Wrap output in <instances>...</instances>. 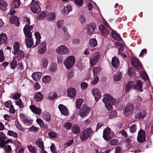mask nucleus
<instances>
[{
  "mask_svg": "<svg viewBox=\"0 0 153 153\" xmlns=\"http://www.w3.org/2000/svg\"><path fill=\"white\" fill-rule=\"evenodd\" d=\"M102 101L105 103L106 108L109 110L113 109L112 106L116 103V100L108 94H105L103 96Z\"/></svg>",
  "mask_w": 153,
  "mask_h": 153,
  "instance_id": "obj_1",
  "label": "nucleus"
},
{
  "mask_svg": "<svg viewBox=\"0 0 153 153\" xmlns=\"http://www.w3.org/2000/svg\"><path fill=\"white\" fill-rule=\"evenodd\" d=\"M142 82L140 80H138L137 82L136 85L134 82L130 81L126 85L125 90L127 92L129 91L131 88H134L139 90L140 92H142L143 91V90L142 89Z\"/></svg>",
  "mask_w": 153,
  "mask_h": 153,
  "instance_id": "obj_2",
  "label": "nucleus"
},
{
  "mask_svg": "<svg viewBox=\"0 0 153 153\" xmlns=\"http://www.w3.org/2000/svg\"><path fill=\"white\" fill-rule=\"evenodd\" d=\"M56 53L60 55H66L70 53L69 49L65 45H61L56 49Z\"/></svg>",
  "mask_w": 153,
  "mask_h": 153,
  "instance_id": "obj_3",
  "label": "nucleus"
},
{
  "mask_svg": "<svg viewBox=\"0 0 153 153\" xmlns=\"http://www.w3.org/2000/svg\"><path fill=\"white\" fill-rule=\"evenodd\" d=\"M75 62V57L72 56H68L64 62V64L68 69H71Z\"/></svg>",
  "mask_w": 153,
  "mask_h": 153,
  "instance_id": "obj_4",
  "label": "nucleus"
},
{
  "mask_svg": "<svg viewBox=\"0 0 153 153\" xmlns=\"http://www.w3.org/2000/svg\"><path fill=\"white\" fill-rule=\"evenodd\" d=\"M93 131L90 128H88L85 129L80 134V137L81 140L84 141L87 140Z\"/></svg>",
  "mask_w": 153,
  "mask_h": 153,
  "instance_id": "obj_5",
  "label": "nucleus"
},
{
  "mask_svg": "<svg viewBox=\"0 0 153 153\" xmlns=\"http://www.w3.org/2000/svg\"><path fill=\"white\" fill-rule=\"evenodd\" d=\"M114 133L111 131L109 128H107L104 130L103 137L105 140H109L114 136Z\"/></svg>",
  "mask_w": 153,
  "mask_h": 153,
  "instance_id": "obj_6",
  "label": "nucleus"
},
{
  "mask_svg": "<svg viewBox=\"0 0 153 153\" xmlns=\"http://www.w3.org/2000/svg\"><path fill=\"white\" fill-rule=\"evenodd\" d=\"M100 57L99 53L96 52L92 55L90 57L89 63L92 66H94L97 62L99 60Z\"/></svg>",
  "mask_w": 153,
  "mask_h": 153,
  "instance_id": "obj_7",
  "label": "nucleus"
},
{
  "mask_svg": "<svg viewBox=\"0 0 153 153\" xmlns=\"http://www.w3.org/2000/svg\"><path fill=\"white\" fill-rule=\"evenodd\" d=\"M40 3L39 1H36L35 2H32L30 6L31 10L33 12L37 13L41 11L40 7Z\"/></svg>",
  "mask_w": 153,
  "mask_h": 153,
  "instance_id": "obj_8",
  "label": "nucleus"
},
{
  "mask_svg": "<svg viewBox=\"0 0 153 153\" xmlns=\"http://www.w3.org/2000/svg\"><path fill=\"white\" fill-rule=\"evenodd\" d=\"M134 107L132 104H127L123 109V113L126 116H128L131 114L134 110Z\"/></svg>",
  "mask_w": 153,
  "mask_h": 153,
  "instance_id": "obj_9",
  "label": "nucleus"
},
{
  "mask_svg": "<svg viewBox=\"0 0 153 153\" xmlns=\"http://www.w3.org/2000/svg\"><path fill=\"white\" fill-rule=\"evenodd\" d=\"M96 28V25L94 22L87 25L85 27V30L87 33L89 35L94 33V30Z\"/></svg>",
  "mask_w": 153,
  "mask_h": 153,
  "instance_id": "obj_10",
  "label": "nucleus"
},
{
  "mask_svg": "<svg viewBox=\"0 0 153 153\" xmlns=\"http://www.w3.org/2000/svg\"><path fill=\"white\" fill-rule=\"evenodd\" d=\"M34 27L33 25L30 26H25L23 28V31L25 37H30L32 36V30Z\"/></svg>",
  "mask_w": 153,
  "mask_h": 153,
  "instance_id": "obj_11",
  "label": "nucleus"
},
{
  "mask_svg": "<svg viewBox=\"0 0 153 153\" xmlns=\"http://www.w3.org/2000/svg\"><path fill=\"white\" fill-rule=\"evenodd\" d=\"M46 44L45 42H42L38 47V53L40 54H43L46 52Z\"/></svg>",
  "mask_w": 153,
  "mask_h": 153,
  "instance_id": "obj_12",
  "label": "nucleus"
},
{
  "mask_svg": "<svg viewBox=\"0 0 153 153\" xmlns=\"http://www.w3.org/2000/svg\"><path fill=\"white\" fill-rule=\"evenodd\" d=\"M91 110V108L88 107L86 105H83L81 109L79 114L82 117H84L90 113Z\"/></svg>",
  "mask_w": 153,
  "mask_h": 153,
  "instance_id": "obj_13",
  "label": "nucleus"
},
{
  "mask_svg": "<svg viewBox=\"0 0 153 153\" xmlns=\"http://www.w3.org/2000/svg\"><path fill=\"white\" fill-rule=\"evenodd\" d=\"M146 134L145 131L143 130H140L138 134L137 139L138 142L142 143L146 140Z\"/></svg>",
  "mask_w": 153,
  "mask_h": 153,
  "instance_id": "obj_14",
  "label": "nucleus"
},
{
  "mask_svg": "<svg viewBox=\"0 0 153 153\" xmlns=\"http://www.w3.org/2000/svg\"><path fill=\"white\" fill-rule=\"evenodd\" d=\"M146 113L144 110L139 111L135 114L134 118L138 120L142 119L145 117L146 116Z\"/></svg>",
  "mask_w": 153,
  "mask_h": 153,
  "instance_id": "obj_15",
  "label": "nucleus"
},
{
  "mask_svg": "<svg viewBox=\"0 0 153 153\" xmlns=\"http://www.w3.org/2000/svg\"><path fill=\"white\" fill-rule=\"evenodd\" d=\"M91 93L94 96L96 101H98L101 97L100 92L97 88H93L91 90Z\"/></svg>",
  "mask_w": 153,
  "mask_h": 153,
  "instance_id": "obj_16",
  "label": "nucleus"
},
{
  "mask_svg": "<svg viewBox=\"0 0 153 153\" xmlns=\"http://www.w3.org/2000/svg\"><path fill=\"white\" fill-rule=\"evenodd\" d=\"M19 116L21 118L22 121L25 125L29 126L32 124V120L25 117L24 114H21Z\"/></svg>",
  "mask_w": 153,
  "mask_h": 153,
  "instance_id": "obj_17",
  "label": "nucleus"
},
{
  "mask_svg": "<svg viewBox=\"0 0 153 153\" xmlns=\"http://www.w3.org/2000/svg\"><path fill=\"white\" fill-rule=\"evenodd\" d=\"M132 64L138 70H140L142 68V64L139 60L135 57L132 58Z\"/></svg>",
  "mask_w": 153,
  "mask_h": 153,
  "instance_id": "obj_18",
  "label": "nucleus"
},
{
  "mask_svg": "<svg viewBox=\"0 0 153 153\" xmlns=\"http://www.w3.org/2000/svg\"><path fill=\"white\" fill-rule=\"evenodd\" d=\"M29 108L32 112L36 114L40 115L41 114L42 110L40 108H39L32 105L29 106Z\"/></svg>",
  "mask_w": 153,
  "mask_h": 153,
  "instance_id": "obj_19",
  "label": "nucleus"
},
{
  "mask_svg": "<svg viewBox=\"0 0 153 153\" xmlns=\"http://www.w3.org/2000/svg\"><path fill=\"white\" fill-rule=\"evenodd\" d=\"M67 96L71 98L75 97L76 95V91L74 88H71L67 90Z\"/></svg>",
  "mask_w": 153,
  "mask_h": 153,
  "instance_id": "obj_20",
  "label": "nucleus"
},
{
  "mask_svg": "<svg viewBox=\"0 0 153 153\" xmlns=\"http://www.w3.org/2000/svg\"><path fill=\"white\" fill-rule=\"evenodd\" d=\"M25 37L26 45L27 48H30L33 44V40L32 38V36L30 37Z\"/></svg>",
  "mask_w": 153,
  "mask_h": 153,
  "instance_id": "obj_21",
  "label": "nucleus"
},
{
  "mask_svg": "<svg viewBox=\"0 0 153 153\" xmlns=\"http://www.w3.org/2000/svg\"><path fill=\"white\" fill-rule=\"evenodd\" d=\"M58 108L62 114L65 115H68V112L67 108L62 104H60L58 106Z\"/></svg>",
  "mask_w": 153,
  "mask_h": 153,
  "instance_id": "obj_22",
  "label": "nucleus"
},
{
  "mask_svg": "<svg viewBox=\"0 0 153 153\" xmlns=\"http://www.w3.org/2000/svg\"><path fill=\"white\" fill-rule=\"evenodd\" d=\"M10 21L11 24H15L17 26H19L20 24L19 19L16 16H12L10 19Z\"/></svg>",
  "mask_w": 153,
  "mask_h": 153,
  "instance_id": "obj_23",
  "label": "nucleus"
},
{
  "mask_svg": "<svg viewBox=\"0 0 153 153\" xmlns=\"http://www.w3.org/2000/svg\"><path fill=\"white\" fill-rule=\"evenodd\" d=\"M20 44L18 42L14 43L12 53L15 55L17 54V52L19 51Z\"/></svg>",
  "mask_w": 153,
  "mask_h": 153,
  "instance_id": "obj_24",
  "label": "nucleus"
},
{
  "mask_svg": "<svg viewBox=\"0 0 153 153\" xmlns=\"http://www.w3.org/2000/svg\"><path fill=\"white\" fill-rule=\"evenodd\" d=\"M8 6L7 3L4 0H0V9L3 11L6 10Z\"/></svg>",
  "mask_w": 153,
  "mask_h": 153,
  "instance_id": "obj_25",
  "label": "nucleus"
},
{
  "mask_svg": "<svg viewBox=\"0 0 153 153\" xmlns=\"http://www.w3.org/2000/svg\"><path fill=\"white\" fill-rule=\"evenodd\" d=\"M56 15L54 13L51 12L48 13L46 16L47 20L50 21H53L55 19Z\"/></svg>",
  "mask_w": 153,
  "mask_h": 153,
  "instance_id": "obj_26",
  "label": "nucleus"
},
{
  "mask_svg": "<svg viewBox=\"0 0 153 153\" xmlns=\"http://www.w3.org/2000/svg\"><path fill=\"white\" fill-rule=\"evenodd\" d=\"M111 64L115 68H117L119 64L118 59L116 57H113L112 59Z\"/></svg>",
  "mask_w": 153,
  "mask_h": 153,
  "instance_id": "obj_27",
  "label": "nucleus"
},
{
  "mask_svg": "<svg viewBox=\"0 0 153 153\" xmlns=\"http://www.w3.org/2000/svg\"><path fill=\"white\" fill-rule=\"evenodd\" d=\"M42 76V74L39 72H36L33 73L32 75L33 79L35 81L39 80Z\"/></svg>",
  "mask_w": 153,
  "mask_h": 153,
  "instance_id": "obj_28",
  "label": "nucleus"
},
{
  "mask_svg": "<svg viewBox=\"0 0 153 153\" xmlns=\"http://www.w3.org/2000/svg\"><path fill=\"white\" fill-rule=\"evenodd\" d=\"M43 98V96L40 92H37L35 95L34 99L35 101H41Z\"/></svg>",
  "mask_w": 153,
  "mask_h": 153,
  "instance_id": "obj_29",
  "label": "nucleus"
},
{
  "mask_svg": "<svg viewBox=\"0 0 153 153\" xmlns=\"http://www.w3.org/2000/svg\"><path fill=\"white\" fill-rule=\"evenodd\" d=\"M21 2L20 0H13L11 6L13 8H18L20 6Z\"/></svg>",
  "mask_w": 153,
  "mask_h": 153,
  "instance_id": "obj_30",
  "label": "nucleus"
},
{
  "mask_svg": "<svg viewBox=\"0 0 153 153\" xmlns=\"http://www.w3.org/2000/svg\"><path fill=\"white\" fill-rule=\"evenodd\" d=\"M7 40V37L5 34L2 33L0 34V45L5 43Z\"/></svg>",
  "mask_w": 153,
  "mask_h": 153,
  "instance_id": "obj_31",
  "label": "nucleus"
},
{
  "mask_svg": "<svg viewBox=\"0 0 153 153\" xmlns=\"http://www.w3.org/2000/svg\"><path fill=\"white\" fill-rule=\"evenodd\" d=\"M35 36L36 39V41L35 44L33 47H36L40 42L41 36L39 32H36L35 33Z\"/></svg>",
  "mask_w": 153,
  "mask_h": 153,
  "instance_id": "obj_32",
  "label": "nucleus"
},
{
  "mask_svg": "<svg viewBox=\"0 0 153 153\" xmlns=\"http://www.w3.org/2000/svg\"><path fill=\"white\" fill-rule=\"evenodd\" d=\"M100 29L104 36L106 37L108 36V32L103 25H100Z\"/></svg>",
  "mask_w": 153,
  "mask_h": 153,
  "instance_id": "obj_33",
  "label": "nucleus"
},
{
  "mask_svg": "<svg viewBox=\"0 0 153 153\" xmlns=\"http://www.w3.org/2000/svg\"><path fill=\"white\" fill-rule=\"evenodd\" d=\"M48 60L47 59L43 58L40 62V65L42 68H46L48 66Z\"/></svg>",
  "mask_w": 153,
  "mask_h": 153,
  "instance_id": "obj_34",
  "label": "nucleus"
},
{
  "mask_svg": "<svg viewBox=\"0 0 153 153\" xmlns=\"http://www.w3.org/2000/svg\"><path fill=\"white\" fill-rule=\"evenodd\" d=\"M72 132L74 134H77L80 131V128L79 126L76 125H74L71 129Z\"/></svg>",
  "mask_w": 153,
  "mask_h": 153,
  "instance_id": "obj_35",
  "label": "nucleus"
},
{
  "mask_svg": "<svg viewBox=\"0 0 153 153\" xmlns=\"http://www.w3.org/2000/svg\"><path fill=\"white\" fill-rule=\"evenodd\" d=\"M57 65L56 63H52L49 67V71L51 72H53L56 70Z\"/></svg>",
  "mask_w": 153,
  "mask_h": 153,
  "instance_id": "obj_36",
  "label": "nucleus"
},
{
  "mask_svg": "<svg viewBox=\"0 0 153 153\" xmlns=\"http://www.w3.org/2000/svg\"><path fill=\"white\" fill-rule=\"evenodd\" d=\"M72 10L71 6L70 5H68L64 7L63 9L64 14L67 15L68 14L69 12Z\"/></svg>",
  "mask_w": 153,
  "mask_h": 153,
  "instance_id": "obj_37",
  "label": "nucleus"
},
{
  "mask_svg": "<svg viewBox=\"0 0 153 153\" xmlns=\"http://www.w3.org/2000/svg\"><path fill=\"white\" fill-rule=\"evenodd\" d=\"M111 35L112 37L115 39L117 41H120L121 38L119 35L114 31L111 32Z\"/></svg>",
  "mask_w": 153,
  "mask_h": 153,
  "instance_id": "obj_38",
  "label": "nucleus"
},
{
  "mask_svg": "<svg viewBox=\"0 0 153 153\" xmlns=\"http://www.w3.org/2000/svg\"><path fill=\"white\" fill-rule=\"evenodd\" d=\"M36 144L40 148L41 150L44 149V146L43 143L42 139H39L36 142Z\"/></svg>",
  "mask_w": 153,
  "mask_h": 153,
  "instance_id": "obj_39",
  "label": "nucleus"
},
{
  "mask_svg": "<svg viewBox=\"0 0 153 153\" xmlns=\"http://www.w3.org/2000/svg\"><path fill=\"white\" fill-rule=\"evenodd\" d=\"M89 44L91 47H94L97 45V41L95 39H91L89 41Z\"/></svg>",
  "mask_w": 153,
  "mask_h": 153,
  "instance_id": "obj_40",
  "label": "nucleus"
},
{
  "mask_svg": "<svg viewBox=\"0 0 153 153\" xmlns=\"http://www.w3.org/2000/svg\"><path fill=\"white\" fill-rule=\"evenodd\" d=\"M16 54H17V55L16 56V57L17 59L18 60H20L24 56V52L21 50H19L17 51Z\"/></svg>",
  "mask_w": 153,
  "mask_h": 153,
  "instance_id": "obj_41",
  "label": "nucleus"
},
{
  "mask_svg": "<svg viewBox=\"0 0 153 153\" xmlns=\"http://www.w3.org/2000/svg\"><path fill=\"white\" fill-rule=\"evenodd\" d=\"M17 61L14 58L10 64L11 68L12 69L15 68L17 66Z\"/></svg>",
  "mask_w": 153,
  "mask_h": 153,
  "instance_id": "obj_42",
  "label": "nucleus"
},
{
  "mask_svg": "<svg viewBox=\"0 0 153 153\" xmlns=\"http://www.w3.org/2000/svg\"><path fill=\"white\" fill-rule=\"evenodd\" d=\"M51 80V77L49 75H46L43 76L42 79V82L45 83H48L50 82Z\"/></svg>",
  "mask_w": 153,
  "mask_h": 153,
  "instance_id": "obj_43",
  "label": "nucleus"
},
{
  "mask_svg": "<svg viewBox=\"0 0 153 153\" xmlns=\"http://www.w3.org/2000/svg\"><path fill=\"white\" fill-rule=\"evenodd\" d=\"M122 74L121 73H117L114 77V80L116 81L120 80L122 78Z\"/></svg>",
  "mask_w": 153,
  "mask_h": 153,
  "instance_id": "obj_44",
  "label": "nucleus"
},
{
  "mask_svg": "<svg viewBox=\"0 0 153 153\" xmlns=\"http://www.w3.org/2000/svg\"><path fill=\"white\" fill-rule=\"evenodd\" d=\"M27 148L30 152L31 153H37L36 148L32 146H27Z\"/></svg>",
  "mask_w": 153,
  "mask_h": 153,
  "instance_id": "obj_45",
  "label": "nucleus"
},
{
  "mask_svg": "<svg viewBox=\"0 0 153 153\" xmlns=\"http://www.w3.org/2000/svg\"><path fill=\"white\" fill-rule=\"evenodd\" d=\"M43 119L46 121H49L51 119L50 114L48 113H46L44 114L43 116Z\"/></svg>",
  "mask_w": 153,
  "mask_h": 153,
  "instance_id": "obj_46",
  "label": "nucleus"
},
{
  "mask_svg": "<svg viewBox=\"0 0 153 153\" xmlns=\"http://www.w3.org/2000/svg\"><path fill=\"white\" fill-rule=\"evenodd\" d=\"M83 101L82 100L79 99L77 100L76 101V106L77 108L79 109Z\"/></svg>",
  "mask_w": 153,
  "mask_h": 153,
  "instance_id": "obj_47",
  "label": "nucleus"
},
{
  "mask_svg": "<svg viewBox=\"0 0 153 153\" xmlns=\"http://www.w3.org/2000/svg\"><path fill=\"white\" fill-rule=\"evenodd\" d=\"M140 76L144 78L145 80H147L148 79L147 75L144 71H140Z\"/></svg>",
  "mask_w": 153,
  "mask_h": 153,
  "instance_id": "obj_48",
  "label": "nucleus"
},
{
  "mask_svg": "<svg viewBox=\"0 0 153 153\" xmlns=\"http://www.w3.org/2000/svg\"><path fill=\"white\" fill-rule=\"evenodd\" d=\"M4 148L5 152L8 153L10 152L12 150L11 146L9 145H5Z\"/></svg>",
  "mask_w": 153,
  "mask_h": 153,
  "instance_id": "obj_49",
  "label": "nucleus"
},
{
  "mask_svg": "<svg viewBox=\"0 0 153 153\" xmlns=\"http://www.w3.org/2000/svg\"><path fill=\"white\" fill-rule=\"evenodd\" d=\"M7 134L10 136H12L14 137H16L17 136V134L13 131L11 130H9L7 132Z\"/></svg>",
  "mask_w": 153,
  "mask_h": 153,
  "instance_id": "obj_50",
  "label": "nucleus"
},
{
  "mask_svg": "<svg viewBox=\"0 0 153 153\" xmlns=\"http://www.w3.org/2000/svg\"><path fill=\"white\" fill-rule=\"evenodd\" d=\"M16 104L19 106L20 108H22L23 107V105L22 103L21 100L19 99L16 100L15 101Z\"/></svg>",
  "mask_w": 153,
  "mask_h": 153,
  "instance_id": "obj_51",
  "label": "nucleus"
},
{
  "mask_svg": "<svg viewBox=\"0 0 153 153\" xmlns=\"http://www.w3.org/2000/svg\"><path fill=\"white\" fill-rule=\"evenodd\" d=\"M136 125L135 124H133L130 126V131L131 132L134 133L136 131Z\"/></svg>",
  "mask_w": 153,
  "mask_h": 153,
  "instance_id": "obj_52",
  "label": "nucleus"
},
{
  "mask_svg": "<svg viewBox=\"0 0 153 153\" xmlns=\"http://www.w3.org/2000/svg\"><path fill=\"white\" fill-rule=\"evenodd\" d=\"M15 124L17 128L19 129L20 130L22 131H24V129L23 128L22 126L19 123L18 121H15Z\"/></svg>",
  "mask_w": 153,
  "mask_h": 153,
  "instance_id": "obj_53",
  "label": "nucleus"
},
{
  "mask_svg": "<svg viewBox=\"0 0 153 153\" xmlns=\"http://www.w3.org/2000/svg\"><path fill=\"white\" fill-rule=\"evenodd\" d=\"M21 95L19 94L16 93L12 97V98L14 100H17L20 99Z\"/></svg>",
  "mask_w": 153,
  "mask_h": 153,
  "instance_id": "obj_54",
  "label": "nucleus"
},
{
  "mask_svg": "<svg viewBox=\"0 0 153 153\" xmlns=\"http://www.w3.org/2000/svg\"><path fill=\"white\" fill-rule=\"evenodd\" d=\"M99 80V78L98 76H95L94 79L93 80L91 81V84L94 85L97 84Z\"/></svg>",
  "mask_w": 153,
  "mask_h": 153,
  "instance_id": "obj_55",
  "label": "nucleus"
},
{
  "mask_svg": "<svg viewBox=\"0 0 153 153\" xmlns=\"http://www.w3.org/2000/svg\"><path fill=\"white\" fill-rule=\"evenodd\" d=\"M36 122L41 127H43L44 126V122L40 118L37 119L36 120Z\"/></svg>",
  "mask_w": 153,
  "mask_h": 153,
  "instance_id": "obj_56",
  "label": "nucleus"
},
{
  "mask_svg": "<svg viewBox=\"0 0 153 153\" xmlns=\"http://www.w3.org/2000/svg\"><path fill=\"white\" fill-rule=\"evenodd\" d=\"M79 20L81 23L83 24L86 22V20L85 18L83 15H81L80 16L79 18Z\"/></svg>",
  "mask_w": 153,
  "mask_h": 153,
  "instance_id": "obj_57",
  "label": "nucleus"
},
{
  "mask_svg": "<svg viewBox=\"0 0 153 153\" xmlns=\"http://www.w3.org/2000/svg\"><path fill=\"white\" fill-rule=\"evenodd\" d=\"M48 135L51 138H55L57 136V134L55 132L52 131L49 133Z\"/></svg>",
  "mask_w": 153,
  "mask_h": 153,
  "instance_id": "obj_58",
  "label": "nucleus"
},
{
  "mask_svg": "<svg viewBox=\"0 0 153 153\" xmlns=\"http://www.w3.org/2000/svg\"><path fill=\"white\" fill-rule=\"evenodd\" d=\"M39 129V128H38L34 126H31L29 128V130L31 132H36L38 131Z\"/></svg>",
  "mask_w": 153,
  "mask_h": 153,
  "instance_id": "obj_59",
  "label": "nucleus"
},
{
  "mask_svg": "<svg viewBox=\"0 0 153 153\" xmlns=\"http://www.w3.org/2000/svg\"><path fill=\"white\" fill-rule=\"evenodd\" d=\"M109 116L110 118L115 117L117 116V113L115 111H112L109 114Z\"/></svg>",
  "mask_w": 153,
  "mask_h": 153,
  "instance_id": "obj_60",
  "label": "nucleus"
},
{
  "mask_svg": "<svg viewBox=\"0 0 153 153\" xmlns=\"http://www.w3.org/2000/svg\"><path fill=\"white\" fill-rule=\"evenodd\" d=\"M24 22L25 23V26H30V19L27 17H25L24 19Z\"/></svg>",
  "mask_w": 153,
  "mask_h": 153,
  "instance_id": "obj_61",
  "label": "nucleus"
},
{
  "mask_svg": "<svg viewBox=\"0 0 153 153\" xmlns=\"http://www.w3.org/2000/svg\"><path fill=\"white\" fill-rule=\"evenodd\" d=\"M75 3L78 6H81L83 4V0H74Z\"/></svg>",
  "mask_w": 153,
  "mask_h": 153,
  "instance_id": "obj_62",
  "label": "nucleus"
},
{
  "mask_svg": "<svg viewBox=\"0 0 153 153\" xmlns=\"http://www.w3.org/2000/svg\"><path fill=\"white\" fill-rule=\"evenodd\" d=\"M72 126V124L69 122H68L65 123L64 126L68 130Z\"/></svg>",
  "mask_w": 153,
  "mask_h": 153,
  "instance_id": "obj_63",
  "label": "nucleus"
},
{
  "mask_svg": "<svg viewBox=\"0 0 153 153\" xmlns=\"http://www.w3.org/2000/svg\"><path fill=\"white\" fill-rule=\"evenodd\" d=\"M118 143V140L116 139L113 140L111 141L110 142V144L111 145L115 146Z\"/></svg>",
  "mask_w": 153,
  "mask_h": 153,
  "instance_id": "obj_64",
  "label": "nucleus"
}]
</instances>
